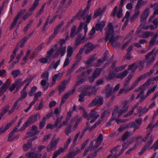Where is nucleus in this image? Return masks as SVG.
<instances>
[{"instance_id":"1","label":"nucleus","mask_w":158,"mask_h":158,"mask_svg":"<svg viewBox=\"0 0 158 158\" xmlns=\"http://www.w3.org/2000/svg\"><path fill=\"white\" fill-rule=\"evenodd\" d=\"M107 27L108 29L105 33V41L106 42L109 40L111 46L115 48L119 45L118 43H117L116 41L119 39L120 37L119 36H117L114 37V27L111 23H108Z\"/></svg>"},{"instance_id":"2","label":"nucleus","mask_w":158,"mask_h":158,"mask_svg":"<svg viewBox=\"0 0 158 158\" xmlns=\"http://www.w3.org/2000/svg\"><path fill=\"white\" fill-rule=\"evenodd\" d=\"M40 118V113L32 115L30 116L27 120L24 123L23 126L19 129L20 131H23L27 127H29L31 125L35 122L37 119H39Z\"/></svg>"},{"instance_id":"3","label":"nucleus","mask_w":158,"mask_h":158,"mask_svg":"<svg viewBox=\"0 0 158 158\" xmlns=\"http://www.w3.org/2000/svg\"><path fill=\"white\" fill-rule=\"evenodd\" d=\"M66 40L64 39H60L58 44L59 46L56 51V54L58 55L60 54L61 56H63L66 52V47L64 44L65 43Z\"/></svg>"},{"instance_id":"4","label":"nucleus","mask_w":158,"mask_h":158,"mask_svg":"<svg viewBox=\"0 0 158 158\" xmlns=\"http://www.w3.org/2000/svg\"><path fill=\"white\" fill-rule=\"evenodd\" d=\"M103 99L102 97L97 96L95 98L92 100L89 105L90 107L94 106H99L102 105L103 103Z\"/></svg>"},{"instance_id":"5","label":"nucleus","mask_w":158,"mask_h":158,"mask_svg":"<svg viewBox=\"0 0 158 158\" xmlns=\"http://www.w3.org/2000/svg\"><path fill=\"white\" fill-rule=\"evenodd\" d=\"M54 136H53L51 142L47 147V150L49 152L56 148L57 144L60 140V138H58L55 140H53Z\"/></svg>"},{"instance_id":"6","label":"nucleus","mask_w":158,"mask_h":158,"mask_svg":"<svg viewBox=\"0 0 158 158\" xmlns=\"http://www.w3.org/2000/svg\"><path fill=\"white\" fill-rule=\"evenodd\" d=\"M98 47V45H94L92 43L89 42L86 43L84 46L85 49L84 52L85 54H88L91 52L93 51L94 49Z\"/></svg>"},{"instance_id":"7","label":"nucleus","mask_w":158,"mask_h":158,"mask_svg":"<svg viewBox=\"0 0 158 158\" xmlns=\"http://www.w3.org/2000/svg\"><path fill=\"white\" fill-rule=\"evenodd\" d=\"M100 115L97 114V112L95 110H92L89 114L87 119L89 120L91 119L90 123H93L99 116Z\"/></svg>"},{"instance_id":"8","label":"nucleus","mask_w":158,"mask_h":158,"mask_svg":"<svg viewBox=\"0 0 158 158\" xmlns=\"http://www.w3.org/2000/svg\"><path fill=\"white\" fill-rule=\"evenodd\" d=\"M38 129L37 127L35 125H33L29 128L27 134L30 137L33 136L39 133V131H37Z\"/></svg>"},{"instance_id":"9","label":"nucleus","mask_w":158,"mask_h":158,"mask_svg":"<svg viewBox=\"0 0 158 158\" xmlns=\"http://www.w3.org/2000/svg\"><path fill=\"white\" fill-rule=\"evenodd\" d=\"M110 84H107L105 86V92L106 94V97L107 98H109L112 94L114 92H113V88L110 87Z\"/></svg>"},{"instance_id":"10","label":"nucleus","mask_w":158,"mask_h":158,"mask_svg":"<svg viewBox=\"0 0 158 158\" xmlns=\"http://www.w3.org/2000/svg\"><path fill=\"white\" fill-rule=\"evenodd\" d=\"M91 17L92 14H91L89 16H86L85 17H84L83 18V20H84L85 19V18H86V20L84 22V23H86L85 24V25L84 27V29L85 32V35L84 36H85V34L87 32L88 30L87 24L90 22L91 19Z\"/></svg>"},{"instance_id":"11","label":"nucleus","mask_w":158,"mask_h":158,"mask_svg":"<svg viewBox=\"0 0 158 158\" xmlns=\"http://www.w3.org/2000/svg\"><path fill=\"white\" fill-rule=\"evenodd\" d=\"M42 155L34 152H28L25 154L26 157L28 158H40Z\"/></svg>"},{"instance_id":"12","label":"nucleus","mask_w":158,"mask_h":158,"mask_svg":"<svg viewBox=\"0 0 158 158\" xmlns=\"http://www.w3.org/2000/svg\"><path fill=\"white\" fill-rule=\"evenodd\" d=\"M14 83L16 86V91H18L19 88L25 83V81H23L22 78H19L16 79Z\"/></svg>"},{"instance_id":"13","label":"nucleus","mask_w":158,"mask_h":158,"mask_svg":"<svg viewBox=\"0 0 158 158\" xmlns=\"http://www.w3.org/2000/svg\"><path fill=\"white\" fill-rule=\"evenodd\" d=\"M32 147V142L31 140H28L27 143L23 145V149L24 151L27 152Z\"/></svg>"},{"instance_id":"14","label":"nucleus","mask_w":158,"mask_h":158,"mask_svg":"<svg viewBox=\"0 0 158 158\" xmlns=\"http://www.w3.org/2000/svg\"><path fill=\"white\" fill-rule=\"evenodd\" d=\"M125 0H121L119 6L121 8L119 9V10L118 11L117 14V17L118 18H120L122 16V11L123 9L122 8L123 6V3Z\"/></svg>"},{"instance_id":"15","label":"nucleus","mask_w":158,"mask_h":158,"mask_svg":"<svg viewBox=\"0 0 158 158\" xmlns=\"http://www.w3.org/2000/svg\"><path fill=\"white\" fill-rule=\"evenodd\" d=\"M133 132L126 131L123 135L121 139L124 142L125 141L127 138L129 137L131 135H133Z\"/></svg>"},{"instance_id":"16","label":"nucleus","mask_w":158,"mask_h":158,"mask_svg":"<svg viewBox=\"0 0 158 158\" xmlns=\"http://www.w3.org/2000/svg\"><path fill=\"white\" fill-rule=\"evenodd\" d=\"M149 10V9L148 8H146L141 15L140 20H146L148 16Z\"/></svg>"},{"instance_id":"17","label":"nucleus","mask_w":158,"mask_h":158,"mask_svg":"<svg viewBox=\"0 0 158 158\" xmlns=\"http://www.w3.org/2000/svg\"><path fill=\"white\" fill-rule=\"evenodd\" d=\"M106 22L102 21L99 23H97L95 26V27L97 31L100 30L102 31L105 25Z\"/></svg>"},{"instance_id":"18","label":"nucleus","mask_w":158,"mask_h":158,"mask_svg":"<svg viewBox=\"0 0 158 158\" xmlns=\"http://www.w3.org/2000/svg\"><path fill=\"white\" fill-rule=\"evenodd\" d=\"M128 73V70L127 69L125 70L123 72L118 74L116 76V78H119L121 79H122L127 76Z\"/></svg>"},{"instance_id":"19","label":"nucleus","mask_w":158,"mask_h":158,"mask_svg":"<svg viewBox=\"0 0 158 158\" xmlns=\"http://www.w3.org/2000/svg\"><path fill=\"white\" fill-rule=\"evenodd\" d=\"M153 140V137L152 135H151L150 137V139L149 140L147 143L144 146V147L146 149L148 148V150H150L151 148L149 147L152 145V143Z\"/></svg>"},{"instance_id":"20","label":"nucleus","mask_w":158,"mask_h":158,"mask_svg":"<svg viewBox=\"0 0 158 158\" xmlns=\"http://www.w3.org/2000/svg\"><path fill=\"white\" fill-rule=\"evenodd\" d=\"M85 96H87V94L86 93V90H82L80 94L79 95V98L78 101L80 102H82L84 101V98Z\"/></svg>"},{"instance_id":"21","label":"nucleus","mask_w":158,"mask_h":158,"mask_svg":"<svg viewBox=\"0 0 158 158\" xmlns=\"http://www.w3.org/2000/svg\"><path fill=\"white\" fill-rule=\"evenodd\" d=\"M63 76L62 74H60V73H58L57 74H55L53 77L52 78V84H55L56 81L57 79H60Z\"/></svg>"},{"instance_id":"22","label":"nucleus","mask_w":158,"mask_h":158,"mask_svg":"<svg viewBox=\"0 0 158 158\" xmlns=\"http://www.w3.org/2000/svg\"><path fill=\"white\" fill-rule=\"evenodd\" d=\"M12 122H10V123H8L5 127L4 128L3 130V126H1L0 127V131H1V133H4L11 126V125L12 124Z\"/></svg>"},{"instance_id":"23","label":"nucleus","mask_w":158,"mask_h":158,"mask_svg":"<svg viewBox=\"0 0 158 158\" xmlns=\"http://www.w3.org/2000/svg\"><path fill=\"white\" fill-rule=\"evenodd\" d=\"M90 5H87L86 8L83 10H80L77 13L78 15H80L81 17H83L85 14L86 12L89 10L90 8Z\"/></svg>"},{"instance_id":"24","label":"nucleus","mask_w":158,"mask_h":158,"mask_svg":"<svg viewBox=\"0 0 158 158\" xmlns=\"http://www.w3.org/2000/svg\"><path fill=\"white\" fill-rule=\"evenodd\" d=\"M14 133L11 132L9 133L8 136V139H7L8 141H13L15 139L18 137V135H14Z\"/></svg>"},{"instance_id":"25","label":"nucleus","mask_w":158,"mask_h":158,"mask_svg":"<svg viewBox=\"0 0 158 158\" xmlns=\"http://www.w3.org/2000/svg\"><path fill=\"white\" fill-rule=\"evenodd\" d=\"M40 62L44 64L47 63H49L51 61V59H50L49 56H46L45 58L40 59L39 60Z\"/></svg>"},{"instance_id":"26","label":"nucleus","mask_w":158,"mask_h":158,"mask_svg":"<svg viewBox=\"0 0 158 158\" xmlns=\"http://www.w3.org/2000/svg\"><path fill=\"white\" fill-rule=\"evenodd\" d=\"M19 101H20L18 99L14 103L11 110H10L8 112V114L9 115L11 114L14 112L15 110L16 109V108L17 107V105L18 104V102Z\"/></svg>"},{"instance_id":"27","label":"nucleus","mask_w":158,"mask_h":158,"mask_svg":"<svg viewBox=\"0 0 158 158\" xmlns=\"http://www.w3.org/2000/svg\"><path fill=\"white\" fill-rule=\"evenodd\" d=\"M49 72L48 71H44L42 74L41 75V77L44 80H48Z\"/></svg>"},{"instance_id":"28","label":"nucleus","mask_w":158,"mask_h":158,"mask_svg":"<svg viewBox=\"0 0 158 158\" xmlns=\"http://www.w3.org/2000/svg\"><path fill=\"white\" fill-rule=\"evenodd\" d=\"M76 26H74L71 29L70 36L72 38L74 37L77 34V31H76Z\"/></svg>"},{"instance_id":"29","label":"nucleus","mask_w":158,"mask_h":158,"mask_svg":"<svg viewBox=\"0 0 158 158\" xmlns=\"http://www.w3.org/2000/svg\"><path fill=\"white\" fill-rule=\"evenodd\" d=\"M73 53V48L72 47L69 46L67 48V57H70L72 55Z\"/></svg>"},{"instance_id":"30","label":"nucleus","mask_w":158,"mask_h":158,"mask_svg":"<svg viewBox=\"0 0 158 158\" xmlns=\"http://www.w3.org/2000/svg\"><path fill=\"white\" fill-rule=\"evenodd\" d=\"M63 152V150L62 148L60 147L56 151L52 158H56V157L62 152Z\"/></svg>"},{"instance_id":"31","label":"nucleus","mask_w":158,"mask_h":158,"mask_svg":"<svg viewBox=\"0 0 158 158\" xmlns=\"http://www.w3.org/2000/svg\"><path fill=\"white\" fill-rule=\"evenodd\" d=\"M102 13V11L101 10V8H99L96 11H95L94 14L93 16V19H95L98 17V16L101 15Z\"/></svg>"},{"instance_id":"32","label":"nucleus","mask_w":158,"mask_h":158,"mask_svg":"<svg viewBox=\"0 0 158 158\" xmlns=\"http://www.w3.org/2000/svg\"><path fill=\"white\" fill-rule=\"evenodd\" d=\"M85 38V36H84L81 39H78L76 38L75 40V44L76 45L78 46L80 44L83 43L84 42V40Z\"/></svg>"},{"instance_id":"33","label":"nucleus","mask_w":158,"mask_h":158,"mask_svg":"<svg viewBox=\"0 0 158 158\" xmlns=\"http://www.w3.org/2000/svg\"><path fill=\"white\" fill-rule=\"evenodd\" d=\"M154 33L152 32L145 31L143 34V37L144 38H148L150 36H153Z\"/></svg>"},{"instance_id":"34","label":"nucleus","mask_w":158,"mask_h":158,"mask_svg":"<svg viewBox=\"0 0 158 158\" xmlns=\"http://www.w3.org/2000/svg\"><path fill=\"white\" fill-rule=\"evenodd\" d=\"M48 81L47 80L43 79L41 81L40 84L44 87L43 89L44 90L47 89L48 87V85L46 86Z\"/></svg>"},{"instance_id":"35","label":"nucleus","mask_w":158,"mask_h":158,"mask_svg":"<svg viewBox=\"0 0 158 158\" xmlns=\"http://www.w3.org/2000/svg\"><path fill=\"white\" fill-rule=\"evenodd\" d=\"M39 4L38 0H35L33 5L29 9V11L30 12L33 11L35 9Z\"/></svg>"},{"instance_id":"36","label":"nucleus","mask_w":158,"mask_h":158,"mask_svg":"<svg viewBox=\"0 0 158 158\" xmlns=\"http://www.w3.org/2000/svg\"><path fill=\"white\" fill-rule=\"evenodd\" d=\"M28 40L27 37L26 36L24 37L19 42V44H21L19 45L21 48H23L26 42Z\"/></svg>"},{"instance_id":"37","label":"nucleus","mask_w":158,"mask_h":158,"mask_svg":"<svg viewBox=\"0 0 158 158\" xmlns=\"http://www.w3.org/2000/svg\"><path fill=\"white\" fill-rule=\"evenodd\" d=\"M46 122L45 118H43L39 123V128L41 130L45 126Z\"/></svg>"},{"instance_id":"38","label":"nucleus","mask_w":158,"mask_h":158,"mask_svg":"<svg viewBox=\"0 0 158 158\" xmlns=\"http://www.w3.org/2000/svg\"><path fill=\"white\" fill-rule=\"evenodd\" d=\"M87 96L91 97L93 95H95L96 94V91L95 90V87H93L91 88V91L90 92L86 91Z\"/></svg>"},{"instance_id":"39","label":"nucleus","mask_w":158,"mask_h":158,"mask_svg":"<svg viewBox=\"0 0 158 158\" xmlns=\"http://www.w3.org/2000/svg\"><path fill=\"white\" fill-rule=\"evenodd\" d=\"M69 93H67L63 96L60 104V105H62L63 103L65 102L66 100L69 96Z\"/></svg>"},{"instance_id":"40","label":"nucleus","mask_w":158,"mask_h":158,"mask_svg":"<svg viewBox=\"0 0 158 158\" xmlns=\"http://www.w3.org/2000/svg\"><path fill=\"white\" fill-rule=\"evenodd\" d=\"M158 37V35L155 34L152 38L149 41V43L150 45L153 46L154 45L156 40Z\"/></svg>"},{"instance_id":"41","label":"nucleus","mask_w":158,"mask_h":158,"mask_svg":"<svg viewBox=\"0 0 158 158\" xmlns=\"http://www.w3.org/2000/svg\"><path fill=\"white\" fill-rule=\"evenodd\" d=\"M72 140V138L71 137H70L68 139V140L66 141V142L65 143L64 147L63 148H62L63 150V152L65 151L68 148V145L69 143H70L71 141Z\"/></svg>"},{"instance_id":"42","label":"nucleus","mask_w":158,"mask_h":158,"mask_svg":"<svg viewBox=\"0 0 158 158\" xmlns=\"http://www.w3.org/2000/svg\"><path fill=\"white\" fill-rule=\"evenodd\" d=\"M44 105V101L42 99L40 102V104L39 106H35V110H38L41 109L43 107Z\"/></svg>"},{"instance_id":"43","label":"nucleus","mask_w":158,"mask_h":158,"mask_svg":"<svg viewBox=\"0 0 158 158\" xmlns=\"http://www.w3.org/2000/svg\"><path fill=\"white\" fill-rule=\"evenodd\" d=\"M37 89V87L36 86H33L31 88L30 90L28 92V94L30 96H33Z\"/></svg>"},{"instance_id":"44","label":"nucleus","mask_w":158,"mask_h":158,"mask_svg":"<svg viewBox=\"0 0 158 158\" xmlns=\"http://www.w3.org/2000/svg\"><path fill=\"white\" fill-rule=\"evenodd\" d=\"M14 78H15L17 76L20 74V71L19 69H17L12 71L11 73Z\"/></svg>"},{"instance_id":"45","label":"nucleus","mask_w":158,"mask_h":158,"mask_svg":"<svg viewBox=\"0 0 158 158\" xmlns=\"http://www.w3.org/2000/svg\"><path fill=\"white\" fill-rule=\"evenodd\" d=\"M71 126V125H69L67 127H66L64 131V132L65 134L68 136H69V134L72 132Z\"/></svg>"},{"instance_id":"46","label":"nucleus","mask_w":158,"mask_h":158,"mask_svg":"<svg viewBox=\"0 0 158 158\" xmlns=\"http://www.w3.org/2000/svg\"><path fill=\"white\" fill-rule=\"evenodd\" d=\"M43 44V43H41L35 48V49L32 53L33 55L35 54V52H38L40 51L42 48Z\"/></svg>"},{"instance_id":"47","label":"nucleus","mask_w":158,"mask_h":158,"mask_svg":"<svg viewBox=\"0 0 158 158\" xmlns=\"http://www.w3.org/2000/svg\"><path fill=\"white\" fill-rule=\"evenodd\" d=\"M8 89V88H7V87H6L3 85H2L0 88V94L2 95L3 94L6 92Z\"/></svg>"},{"instance_id":"48","label":"nucleus","mask_w":158,"mask_h":158,"mask_svg":"<svg viewBox=\"0 0 158 158\" xmlns=\"http://www.w3.org/2000/svg\"><path fill=\"white\" fill-rule=\"evenodd\" d=\"M25 9H21L17 13V15L15 16V17L19 19V17L22 16V15L25 12Z\"/></svg>"},{"instance_id":"49","label":"nucleus","mask_w":158,"mask_h":158,"mask_svg":"<svg viewBox=\"0 0 158 158\" xmlns=\"http://www.w3.org/2000/svg\"><path fill=\"white\" fill-rule=\"evenodd\" d=\"M149 73H145L142 75L140 76L137 79L138 80V81H140L144 79L146 77L150 75V74Z\"/></svg>"},{"instance_id":"50","label":"nucleus","mask_w":158,"mask_h":158,"mask_svg":"<svg viewBox=\"0 0 158 158\" xmlns=\"http://www.w3.org/2000/svg\"><path fill=\"white\" fill-rule=\"evenodd\" d=\"M157 85H154L152 88L148 90L147 93V96H148L151 93L154 92L157 87Z\"/></svg>"},{"instance_id":"51","label":"nucleus","mask_w":158,"mask_h":158,"mask_svg":"<svg viewBox=\"0 0 158 158\" xmlns=\"http://www.w3.org/2000/svg\"><path fill=\"white\" fill-rule=\"evenodd\" d=\"M62 118L63 116H62L57 118L55 123L54 125L55 127H57L58 124L61 122Z\"/></svg>"},{"instance_id":"52","label":"nucleus","mask_w":158,"mask_h":158,"mask_svg":"<svg viewBox=\"0 0 158 158\" xmlns=\"http://www.w3.org/2000/svg\"><path fill=\"white\" fill-rule=\"evenodd\" d=\"M118 111V109L116 110H114L112 114V115L110 118V120L112 121H113L114 120H115V118H116V116L117 114V113Z\"/></svg>"},{"instance_id":"53","label":"nucleus","mask_w":158,"mask_h":158,"mask_svg":"<svg viewBox=\"0 0 158 158\" xmlns=\"http://www.w3.org/2000/svg\"><path fill=\"white\" fill-rule=\"evenodd\" d=\"M101 73L99 70L98 68H97L96 69L92 74L97 78L100 76Z\"/></svg>"},{"instance_id":"54","label":"nucleus","mask_w":158,"mask_h":158,"mask_svg":"<svg viewBox=\"0 0 158 158\" xmlns=\"http://www.w3.org/2000/svg\"><path fill=\"white\" fill-rule=\"evenodd\" d=\"M115 77V74L114 73V71H113L109 73V76L107 77V79L109 80H111L114 78Z\"/></svg>"},{"instance_id":"55","label":"nucleus","mask_w":158,"mask_h":158,"mask_svg":"<svg viewBox=\"0 0 158 158\" xmlns=\"http://www.w3.org/2000/svg\"><path fill=\"white\" fill-rule=\"evenodd\" d=\"M144 4V2L143 1V0H139L136 6V8L137 9H139L141 7V5H143Z\"/></svg>"},{"instance_id":"56","label":"nucleus","mask_w":158,"mask_h":158,"mask_svg":"<svg viewBox=\"0 0 158 158\" xmlns=\"http://www.w3.org/2000/svg\"><path fill=\"white\" fill-rule=\"evenodd\" d=\"M67 0H63L62 1H61L58 7V10H60L64 7V5L65 4V2Z\"/></svg>"},{"instance_id":"57","label":"nucleus","mask_w":158,"mask_h":158,"mask_svg":"<svg viewBox=\"0 0 158 158\" xmlns=\"http://www.w3.org/2000/svg\"><path fill=\"white\" fill-rule=\"evenodd\" d=\"M22 94L21 97L18 99L20 101H22L26 97L27 95V93L26 91H24Z\"/></svg>"},{"instance_id":"58","label":"nucleus","mask_w":158,"mask_h":158,"mask_svg":"<svg viewBox=\"0 0 158 158\" xmlns=\"http://www.w3.org/2000/svg\"><path fill=\"white\" fill-rule=\"evenodd\" d=\"M137 125V124L135 123V122H131L127 125L126 127V128L131 127L134 128L135 127V126Z\"/></svg>"},{"instance_id":"59","label":"nucleus","mask_w":158,"mask_h":158,"mask_svg":"<svg viewBox=\"0 0 158 158\" xmlns=\"http://www.w3.org/2000/svg\"><path fill=\"white\" fill-rule=\"evenodd\" d=\"M64 22L63 21H61V23L56 26L54 28V30L58 31V30L60 27H61L64 24Z\"/></svg>"},{"instance_id":"60","label":"nucleus","mask_w":158,"mask_h":158,"mask_svg":"<svg viewBox=\"0 0 158 158\" xmlns=\"http://www.w3.org/2000/svg\"><path fill=\"white\" fill-rule=\"evenodd\" d=\"M18 20V19L16 17L15 18L13 21V22L11 23V26L10 27V30H11L12 29H13L14 26L16 24Z\"/></svg>"},{"instance_id":"61","label":"nucleus","mask_w":158,"mask_h":158,"mask_svg":"<svg viewBox=\"0 0 158 158\" xmlns=\"http://www.w3.org/2000/svg\"><path fill=\"white\" fill-rule=\"evenodd\" d=\"M104 83L103 78H102L98 79L96 81V85L98 86L102 85Z\"/></svg>"},{"instance_id":"62","label":"nucleus","mask_w":158,"mask_h":158,"mask_svg":"<svg viewBox=\"0 0 158 158\" xmlns=\"http://www.w3.org/2000/svg\"><path fill=\"white\" fill-rule=\"evenodd\" d=\"M103 141V135L102 134H100L97 137L96 141L101 143Z\"/></svg>"},{"instance_id":"63","label":"nucleus","mask_w":158,"mask_h":158,"mask_svg":"<svg viewBox=\"0 0 158 158\" xmlns=\"http://www.w3.org/2000/svg\"><path fill=\"white\" fill-rule=\"evenodd\" d=\"M65 88V87L64 85L63 84H62L61 85H60L58 87V89L60 93H61L64 90Z\"/></svg>"},{"instance_id":"64","label":"nucleus","mask_w":158,"mask_h":158,"mask_svg":"<svg viewBox=\"0 0 158 158\" xmlns=\"http://www.w3.org/2000/svg\"><path fill=\"white\" fill-rule=\"evenodd\" d=\"M152 81V79L150 78L143 85V86L148 87L151 84V82Z\"/></svg>"}]
</instances>
